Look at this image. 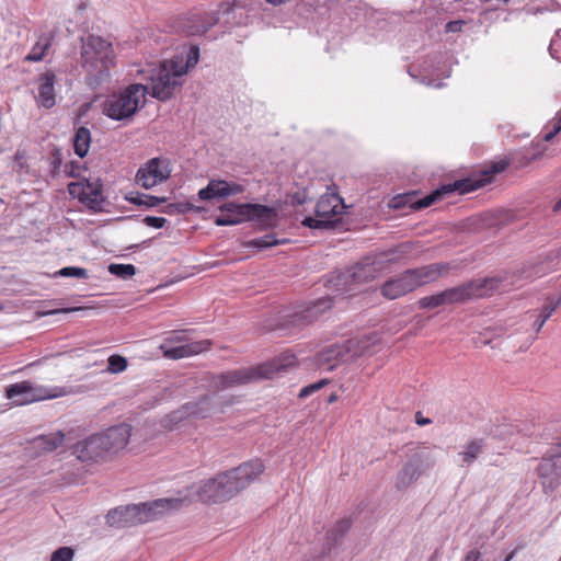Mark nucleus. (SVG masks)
<instances>
[{
  "mask_svg": "<svg viewBox=\"0 0 561 561\" xmlns=\"http://www.w3.org/2000/svg\"><path fill=\"white\" fill-rule=\"evenodd\" d=\"M202 22H204L203 21V12H201V11L193 12L190 15V18L187 19L186 25L184 26L185 27V32L187 33V28H188L190 25L199 24Z\"/></svg>",
  "mask_w": 561,
  "mask_h": 561,
  "instance_id": "47",
  "label": "nucleus"
},
{
  "mask_svg": "<svg viewBox=\"0 0 561 561\" xmlns=\"http://www.w3.org/2000/svg\"><path fill=\"white\" fill-rule=\"evenodd\" d=\"M463 21L457 20V21H450L446 24V32L457 33L462 30Z\"/></svg>",
  "mask_w": 561,
  "mask_h": 561,
  "instance_id": "49",
  "label": "nucleus"
},
{
  "mask_svg": "<svg viewBox=\"0 0 561 561\" xmlns=\"http://www.w3.org/2000/svg\"><path fill=\"white\" fill-rule=\"evenodd\" d=\"M513 558V553H511L510 556L506 557V559L504 561H510L511 559Z\"/></svg>",
  "mask_w": 561,
  "mask_h": 561,
  "instance_id": "60",
  "label": "nucleus"
},
{
  "mask_svg": "<svg viewBox=\"0 0 561 561\" xmlns=\"http://www.w3.org/2000/svg\"><path fill=\"white\" fill-rule=\"evenodd\" d=\"M65 442V434L61 431L41 435L33 439V446L42 451H53L62 445Z\"/></svg>",
  "mask_w": 561,
  "mask_h": 561,
  "instance_id": "29",
  "label": "nucleus"
},
{
  "mask_svg": "<svg viewBox=\"0 0 561 561\" xmlns=\"http://www.w3.org/2000/svg\"><path fill=\"white\" fill-rule=\"evenodd\" d=\"M426 85H432V81L425 82Z\"/></svg>",
  "mask_w": 561,
  "mask_h": 561,
  "instance_id": "61",
  "label": "nucleus"
},
{
  "mask_svg": "<svg viewBox=\"0 0 561 561\" xmlns=\"http://www.w3.org/2000/svg\"><path fill=\"white\" fill-rule=\"evenodd\" d=\"M279 243H280V241L278 239H276L274 234H265L261 238L250 240L248 242V247L257 248V249H267V248L277 245Z\"/></svg>",
  "mask_w": 561,
  "mask_h": 561,
  "instance_id": "39",
  "label": "nucleus"
},
{
  "mask_svg": "<svg viewBox=\"0 0 561 561\" xmlns=\"http://www.w3.org/2000/svg\"><path fill=\"white\" fill-rule=\"evenodd\" d=\"M558 122H559V123H560V125H561V116L559 117Z\"/></svg>",
  "mask_w": 561,
  "mask_h": 561,
  "instance_id": "62",
  "label": "nucleus"
},
{
  "mask_svg": "<svg viewBox=\"0 0 561 561\" xmlns=\"http://www.w3.org/2000/svg\"><path fill=\"white\" fill-rule=\"evenodd\" d=\"M171 174L170 161L165 158H152L136 174V182L149 190L163 183Z\"/></svg>",
  "mask_w": 561,
  "mask_h": 561,
  "instance_id": "15",
  "label": "nucleus"
},
{
  "mask_svg": "<svg viewBox=\"0 0 561 561\" xmlns=\"http://www.w3.org/2000/svg\"><path fill=\"white\" fill-rule=\"evenodd\" d=\"M107 371L118 374L127 368V359L121 355H111L107 359Z\"/></svg>",
  "mask_w": 561,
  "mask_h": 561,
  "instance_id": "40",
  "label": "nucleus"
},
{
  "mask_svg": "<svg viewBox=\"0 0 561 561\" xmlns=\"http://www.w3.org/2000/svg\"><path fill=\"white\" fill-rule=\"evenodd\" d=\"M421 477V473L413 467L409 460L403 468L398 472L394 481L396 489L399 491L405 490L413 482Z\"/></svg>",
  "mask_w": 561,
  "mask_h": 561,
  "instance_id": "30",
  "label": "nucleus"
},
{
  "mask_svg": "<svg viewBox=\"0 0 561 561\" xmlns=\"http://www.w3.org/2000/svg\"><path fill=\"white\" fill-rule=\"evenodd\" d=\"M536 471L546 492H552L561 484V444L550 456L541 458Z\"/></svg>",
  "mask_w": 561,
  "mask_h": 561,
  "instance_id": "14",
  "label": "nucleus"
},
{
  "mask_svg": "<svg viewBox=\"0 0 561 561\" xmlns=\"http://www.w3.org/2000/svg\"><path fill=\"white\" fill-rule=\"evenodd\" d=\"M443 293L446 305L460 304L471 299L467 283L445 289Z\"/></svg>",
  "mask_w": 561,
  "mask_h": 561,
  "instance_id": "33",
  "label": "nucleus"
},
{
  "mask_svg": "<svg viewBox=\"0 0 561 561\" xmlns=\"http://www.w3.org/2000/svg\"><path fill=\"white\" fill-rule=\"evenodd\" d=\"M328 383V379H322V380H319L314 383H310L306 387H304L300 392H299V398H307L309 397L311 393L318 391L319 389H321L324 385Z\"/></svg>",
  "mask_w": 561,
  "mask_h": 561,
  "instance_id": "44",
  "label": "nucleus"
},
{
  "mask_svg": "<svg viewBox=\"0 0 561 561\" xmlns=\"http://www.w3.org/2000/svg\"><path fill=\"white\" fill-rule=\"evenodd\" d=\"M56 275L61 277L88 278V271L83 267L67 266L59 270Z\"/></svg>",
  "mask_w": 561,
  "mask_h": 561,
  "instance_id": "42",
  "label": "nucleus"
},
{
  "mask_svg": "<svg viewBox=\"0 0 561 561\" xmlns=\"http://www.w3.org/2000/svg\"><path fill=\"white\" fill-rule=\"evenodd\" d=\"M146 104V87L134 83L118 93L107 96L103 105L106 116L123 121L134 116Z\"/></svg>",
  "mask_w": 561,
  "mask_h": 561,
  "instance_id": "7",
  "label": "nucleus"
},
{
  "mask_svg": "<svg viewBox=\"0 0 561 561\" xmlns=\"http://www.w3.org/2000/svg\"><path fill=\"white\" fill-rule=\"evenodd\" d=\"M51 39V35L43 34L42 36H39L35 45L32 47L30 54L25 56V60L41 61L44 58L47 49L50 47Z\"/></svg>",
  "mask_w": 561,
  "mask_h": 561,
  "instance_id": "31",
  "label": "nucleus"
},
{
  "mask_svg": "<svg viewBox=\"0 0 561 561\" xmlns=\"http://www.w3.org/2000/svg\"><path fill=\"white\" fill-rule=\"evenodd\" d=\"M412 274L415 288L437 280L447 275L450 271L449 263H433L417 268L409 270Z\"/></svg>",
  "mask_w": 561,
  "mask_h": 561,
  "instance_id": "20",
  "label": "nucleus"
},
{
  "mask_svg": "<svg viewBox=\"0 0 561 561\" xmlns=\"http://www.w3.org/2000/svg\"><path fill=\"white\" fill-rule=\"evenodd\" d=\"M182 499L163 497L153 501L124 506V527L152 522L167 513L179 510Z\"/></svg>",
  "mask_w": 561,
  "mask_h": 561,
  "instance_id": "8",
  "label": "nucleus"
},
{
  "mask_svg": "<svg viewBox=\"0 0 561 561\" xmlns=\"http://www.w3.org/2000/svg\"><path fill=\"white\" fill-rule=\"evenodd\" d=\"M114 60L112 45L100 36L89 35L82 39L81 61L87 71L85 81L95 89L110 78Z\"/></svg>",
  "mask_w": 561,
  "mask_h": 561,
  "instance_id": "5",
  "label": "nucleus"
},
{
  "mask_svg": "<svg viewBox=\"0 0 561 561\" xmlns=\"http://www.w3.org/2000/svg\"><path fill=\"white\" fill-rule=\"evenodd\" d=\"M221 214L215 219L217 226H233L244 221H256L264 227L274 226L277 213L274 208L261 204L226 203L220 206Z\"/></svg>",
  "mask_w": 561,
  "mask_h": 561,
  "instance_id": "6",
  "label": "nucleus"
},
{
  "mask_svg": "<svg viewBox=\"0 0 561 561\" xmlns=\"http://www.w3.org/2000/svg\"><path fill=\"white\" fill-rule=\"evenodd\" d=\"M188 341L184 331H173L164 340L165 344L185 343Z\"/></svg>",
  "mask_w": 561,
  "mask_h": 561,
  "instance_id": "45",
  "label": "nucleus"
},
{
  "mask_svg": "<svg viewBox=\"0 0 561 561\" xmlns=\"http://www.w3.org/2000/svg\"><path fill=\"white\" fill-rule=\"evenodd\" d=\"M73 550L69 547L58 548L53 552L50 561H72Z\"/></svg>",
  "mask_w": 561,
  "mask_h": 561,
  "instance_id": "43",
  "label": "nucleus"
},
{
  "mask_svg": "<svg viewBox=\"0 0 561 561\" xmlns=\"http://www.w3.org/2000/svg\"><path fill=\"white\" fill-rule=\"evenodd\" d=\"M307 561H317L316 559L307 560Z\"/></svg>",
  "mask_w": 561,
  "mask_h": 561,
  "instance_id": "63",
  "label": "nucleus"
},
{
  "mask_svg": "<svg viewBox=\"0 0 561 561\" xmlns=\"http://www.w3.org/2000/svg\"><path fill=\"white\" fill-rule=\"evenodd\" d=\"M130 435L131 427L128 424L112 426L79 440L71 447V453L84 463L107 461L126 447Z\"/></svg>",
  "mask_w": 561,
  "mask_h": 561,
  "instance_id": "3",
  "label": "nucleus"
},
{
  "mask_svg": "<svg viewBox=\"0 0 561 561\" xmlns=\"http://www.w3.org/2000/svg\"><path fill=\"white\" fill-rule=\"evenodd\" d=\"M561 263V254L559 251L551 252L547 259L540 263L529 265L525 267L518 278L525 279V280H533L537 277H541L546 275L547 273L557 270L560 266Z\"/></svg>",
  "mask_w": 561,
  "mask_h": 561,
  "instance_id": "22",
  "label": "nucleus"
},
{
  "mask_svg": "<svg viewBox=\"0 0 561 561\" xmlns=\"http://www.w3.org/2000/svg\"><path fill=\"white\" fill-rule=\"evenodd\" d=\"M199 58V49L192 46L185 57L178 55L174 59L164 60L159 65H150L148 69L139 72L147 80L146 94H150L160 100L167 101L171 99L174 92L182 85L181 78L195 65Z\"/></svg>",
  "mask_w": 561,
  "mask_h": 561,
  "instance_id": "1",
  "label": "nucleus"
},
{
  "mask_svg": "<svg viewBox=\"0 0 561 561\" xmlns=\"http://www.w3.org/2000/svg\"><path fill=\"white\" fill-rule=\"evenodd\" d=\"M331 305L329 299L318 301L313 306L291 314L287 323L288 325L297 328L307 325L314 321L321 312H323L325 309H329Z\"/></svg>",
  "mask_w": 561,
  "mask_h": 561,
  "instance_id": "24",
  "label": "nucleus"
},
{
  "mask_svg": "<svg viewBox=\"0 0 561 561\" xmlns=\"http://www.w3.org/2000/svg\"><path fill=\"white\" fill-rule=\"evenodd\" d=\"M210 344L211 342L209 340H202L174 347H168V344L163 343L159 346V348L163 352V356L165 358L181 359L207 351Z\"/></svg>",
  "mask_w": 561,
  "mask_h": 561,
  "instance_id": "21",
  "label": "nucleus"
},
{
  "mask_svg": "<svg viewBox=\"0 0 561 561\" xmlns=\"http://www.w3.org/2000/svg\"><path fill=\"white\" fill-rule=\"evenodd\" d=\"M411 275L410 271L407 270L399 276L388 279L380 287L381 295L389 300H393L413 291L415 283Z\"/></svg>",
  "mask_w": 561,
  "mask_h": 561,
  "instance_id": "18",
  "label": "nucleus"
},
{
  "mask_svg": "<svg viewBox=\"0 0 561 561\" xmlns=\"http://www.w3.org/2000/svg\"><path fill=\"white\" fill-rule=\"evenodd\" d=\"M243 192V187L237 183L224 180H210L206 187L199 190L198 197L203 201L225 198Z\"/></svg>",
  "mask_w": 561,
  "mask_h": 561,
  "instance_id": "19",
  "label": "nucleus"
},
{
  "mask_svg": "<svg viewBox=\"0 0 561 561\" xmlns=\"http://www.w3.org/2000/svg\"><path fill=\"white\" fill-rule=\"evenodd\" d=\"M268 376L267 368L249 367L222 373L213 378L211 386L217 391L239 387Z\"/></svg>",
  "mask_w": 561,
  "mask_h": 561,
  "instance_id": "13",
  "label": "nucleus"
},
{
  "mask_svg": "<svg viewBox=\"0 0 561 561\" xmlns=\"http://www.w3.org/2000/svg\"><path fill=\"white\" fill-rule=\"evenodd\" d=\"M552 129L557 134L561 130V125H560V123L558 121L553 124V128Z\"/></svg>",
  "mask_w": 561,
  "mask_h": 561,
  "instance_id": "55",
  "label": "nucleus"
},
{
  "mask_svg": "<svg viewBox=\"0 0 561 561\" xmlns=\"http://www.w3.org/2000/svg\"><path fill=\"white\" fill-rule=\"evenodd\" d=\"M107 523L114 527H124L125 512L124 506L111 510L106 515Z\"/></svg>",
  "mask_w": 561,
  "mask_h": 561,
  "instance_id": "41",
  "label": "nucleus"
},
{
  "mask_svg": "<svg viewBox=\"0 0 561 561\" xmlns=\"http://www.w3.org/2000/svg\"><path fill=\"white\" fill-rule=\"evenodd\" d=\"M546 321H547V320H545L543 318H541V317L539 316L538 320H536V322H535V328H536V331H537V332L541 330V328L543 327V324H545V322H546Z\"/></svg>",
  "mask_w": 561,
  "mask_h": 561,
  "instance_id": "53",
  "label": "nucleus"
},
{
  "mask_svg": "<svg viewBox=\"0 0 561 561\" xmlns=\"http://www.w3.org/2000/svg\"><path fill=\"white\" fill-rule=\"evenodd\" d=\"M69 193L78 195L79 199L91 209H100L103 202L102 193L99 188L93 187L90 183L85 185L79 183L69 184Z\"/></svg>",
  "mask_w": 561,
  "mask_h": 561,
  "instance_id": "23",
  "label": "nucleus"
},
{
  "mask_svg": "<svg viewBox=\"0 0 561 561\" xmlns=\"http://www.w3.org/2000/svg\"><path fill=\"white\" fill-rule=\"evenodd\" d=\"M465 561H483L481 553L476 550H471L467 553Z\"/></svg>",
  "mask_w": 561,
  "mask_h": 561,
  "instance_id": "50",
  "label": "nucleus"
},
{
  "mask_svg": "<svg viewBox=\"0 0 561 561\" xmlns=\"http://www.w3.org/2000/svg\"><path fill=\"white\" fill-rule=\"evenodd\" d=\"M345 208L344 201L336 193L323 194L316 205V216L306 217L302 220V225L310 229H327L333 226V221L330 219L333 216L340 215Z\"/></svg>",
  "mask_w": 561,
  "mask_h": 561,
  "instance_id": "11",
  "label": "nucleus"
},
{
  "mask_svg": "<svg viewBox=\"0 0 561 561\" xmlns=\"http://www.w3.org/2000/svg\"><path fill=\"white\" fill-rule=\"evenodd\" d=\"M561 208V198L558 201V203L556 204V209H560Z\"/></svg>",
  "mask_w": 561,
  "mask_h": 561,
  "instance_id": "58",
  "label": "nucleus"
},
{
  "mask_svg": "<svg viewBox=\"0 0 561 561\" xmlns=\"http://www.w3.org/2000/svg\"><path fill=\"white\" fill-rule=\"evenodd\" d=\"M413 467L423 476L427 470L436 463V457L433 448L427 446H419L412 450L409 459Z\"/></svg>",
  "mask_w": 561,
  "mask_h": 561,
  "instance_id": "25",
  "label": "nucleus"
},
{
  "mask_svg": "<svg viewBox=\"0 0 561 561\" xmlns=\"http://www.w3.org/2000/svg\"><path fill=\"white\" fill-rule=\"evenodd\" d=\"M218 400L216 396H205L198 402H188L179 411L169 415V420L173 423L180 422L184 416L195 415L199 417H208L213 414L221 412L215 403Z\"/></svg>",
  "mask_w": 561,
  "mask_h": 561,
  "instance_id": "16",
  "label": "nucleus"
},
{
  "mask_svg": "<svg viewBox=\"0 0 561 561\" xmlns=\"http://www.w3.org/2000/svg\"><path fill=\"white\" fill-rule=\"evenodd\" d=\"M505 167H506V164L504 162L493 165V170L491 172H484L485 178L483 180L463 179L460 181H456L453 184L443 185L442 187L435 190L427 196L420 198L416 202H413L411 204V208H413V209L426 208V207L431 206L432 204H434L436 201L440 199L444 195H446L448 193H453L455 191H458L461 194L474 191V190L483 186L485 183H488L491 179V174L502 172L505 169Z\"/></svg>",
  "mask_w": 561,
  "mask_h": 561,
  "instance_id": "10",
  "label": "nucleus"
},
{
  "mask_svg": "<svg viewBox=\"0 0 561 561\" xmlns=\"http://www.w3.org/2000/svg\"><path fill=\"white\" fill-rule=\"evenodd\" d=\"M337 400V396L335 393H332L329 398H328V402L329 403H333Z\"/></svg>",
  "mask_w": 561,
  "mask_h": 561,
  "instance_id": "56",
  "label": "nucleus"
},
{
  "mask_svg": "<svg viewBox=\"0 0 561 561\" xmlns=\"http://www.w3.org/2000/svg\"><path fill=\"white\" fill-rule=\"evenodd\" d=\"M78 310H81V308H65V309H60V310H51V311H47L45 314H55V313H59V312L70 313V312H75Z\"/></svg>",
  "mask_w": 561,
  "mask_h": 561,
  "instance_id": "52",
  "label": "nucleus"
},
{
  "mask_svg": "<svg viewBox=\"0 0 561 561\" xmlns=\"http://www.w3.org/2000/svg\"><path fill=\"white\" fill-rule=\"evenodd\" d=\"M486 449V444L482 438H474L466 443L458 457L461 459V466H471Z\"/></svg>",
  "mask_w": 561,
  "mask_h": 561,
  "instance_id": "28",
  "label": "nucleus"
},
{
  "mask_svg": "<svg viewBox=\"0 0 561 561\" xmlns=\"http://www.w3.org/2000/svg\"><path fill=\"white\" fill-rule=\"evenodd\" d=\"M350 351V346L345 344L329 345L316 355V364L319 368L331 371L339 364L348 360Z\"/></svg>",
  "mask_w": 561,
  "mask_h": 561,
  "instance_id": "17",
  "label": "nucleus"
},
{
  "mask_svg": "<svg viewBox=\"0 0 561 561\" xmlns=\"http://www.w3.org/2000/svg\"><path fill=\"white\" fill-rule=\"evenodd\" d=\"M297 363L295 354L285 352L273 360L257 366L259 368H267L268 376H262V379H271L278 373L286 371L294 367Z\"/></svg>",
  "mask_w": 561,
  "mask_h": 561,
  "instance_id": "27",
  "label": "nucleus"
},
{
  "mask_svg": "<svg viewBox=\"0 0 561 561\" xmlns=\"http://www.w3.org/2000/svg\"><path fill=\"white\" fill-rule=\"evenodd\" d=\"M56 76L54 72H45L39 78V88H38V96L37 102L41 106L45 108H50L55 105V91H54V82Z\"/></svg>",
  "mask_w": 561,
  "mask_h": 561,
  "instance_id": "26",
  "label": "nucleus"
},
{
  "mask_svg": "<svg viewBox=\"0 0 561 561\" xmlns=\"http://www.w3.org/2000/svg\"><path fill=\"white\" fill-rule=\"evenodd\" d=\"M398 253V250H390L388 252L369 255L345 268L332 280L335 290L348 293L354 290L355 286L375 279L387 270L389 265L397 261Z\"/></svg>",
  "mask_w": 561,
  "mask_h": 561,
  "instance_id": "4",
  "label": "nucleus"
},
{
  "mask_svg": "<svg viewBox=\"0 0 561 561\" xmlns=\"http://www.w3.org/2000/svg\"><path fill=\"white\" fill-rule=\"evenodd\" d=\"M556 135L557 133H554V130L552 129L543 136V140L551 141Z\"/></svg>",
  "mask_w": 561,
  "mask_h": 561,
  "instance_id": "54",
  "label": "nucleus"
},
{
  "mask_svg": "<svg viewBox=\"0 0 561 561\" xmlns=\"http://www.w3.org/2000/svg\"><path fill=\"white\" fill-rule=\"evenodd\" d=\"M167 222V219L163 217H154V216H147L144 218V224L148 227H152L156 229L162 228Z\"/></svg>",
  "mask_w": 561,
  "mask_h": 561,
  "instance_id": "46",
  "label": "nucleus"
},
{
  "mask_svg": "<svg viewBox=\"0 0 561 561\" xmlns=\"http://www.w3.org/2000/svg\"><path fill=\"white\" fill-rule=\"evenodd\" d=\"M408 199H410V197L408 195L396 196V197H393L391 199L390 207H392V208H401V207H403L408 203Z\"/></svg>",
  "mask_w": 561,
  "mask_h": 561,
  "instance_id": "48",
  "label": "nucleus"
},
{
  "mask_svg": "<svg viewBox=\"0 0 561 561\" xmlns=\"http://www.w3.org/2000/svg\"><path fill=\"white\" fill-rule=\"evenodd\" d=\"M445 305H446V301H445V296H444L443 291L432 295V296L423 297L419 300V306H420V308H423V309H433V308H437V307L445 306Z\"/></svg>",
  "mask_w": 561,
  "mask_h": 561,
  "instance_id": "38",
  "label": "nucleus"
},
{
  "mask_svg": "<svg viewBox=\"0 0 561 561\" xmlns=\"http://www.w3.org/2000/svg\"><path fill=\"white\" fill-rule=\"evenodd\" d=\"M264 470L261 460L254 459L240 465L216 478L204 481L197 491L203 502H224L233 497L250 483L255 481Z\"/></svg>",
  "mask_w": 561,
  "mask_h": 561,
  "instance_id": "2",
  "label": "nucleus"
},
{
  "mask_svg": "<svg viewBox=\"0 0 561 561\" xmlns=\"http://www.w3.org/2000/svg\"><path fill=\"white\" fill-rule=\"evenodd\" d=\"M69 391L62 387H46L31 380H24L5 388V396L15 405H25L36 401L59 398Z\"/></svg>",
  "mask_w": 561,
  "mask_h": 561,
  "instance_id": "9",
  "label": "nucleus"
},
{
  "mask_svg": "<svg viewBox=\"0 0 561 561\" xmlns=\"http://www.w3.org/2000/svg\"><path fill=\"white\" fill-rule=\"evenodd\" d=\"M351 526L350 519H341L339 520L329 531H328V545L329 550L331 547L336 543L348 530Z\"/></svg>",
  "mask_w": 561,
  "mask_h": 561,
  "instance_id": "36",
  "label": "nucleus"
},
{
  "mask_svg": "<svg viewBox=\"0 0 561 561\" xmlns=\"http://www.w3.org/2000/svg\"><path fill=\"white\" fill-rule=\"evenodd\" d=\"M415 422L417 425L424 426V425L431 424L432 421L427 417L422 416V414L420 412H417L415 414Z\"/></svg>",
  "mask_w": 561,
  "mask_h": 561,
  "instance_id": "51",
  "label": "nucleus"
},
{
  "mask_svg": "<svg viewBox=\"0 0 561 561\" xmlns=\"http://www.w3.org/2000/svg\"><path fill=\"white\" fill-rule=\"evenodd\" d=\"M108 272L123 279H128L136 274V267L133 264H110Z\"/></svg>",
  "mask_w": 561,
  "mask_h": 561,
  "instance_id": "37",
  "label": "nucleus"
},
{
  "mask_svg": "<svg viewBox=\"0 0 561 561\" xmlns=\"http://www.w3.org/2000/svg\"><path fill=\"white\" fill-rule=\"evenodd\" d=\"M91 142V133L85 127H79L76 131L75 139H73V147L75 152L80 158H83L87 156Z\"/></svg>",
  "mask_w": 561,
  "mask_h": 561,
  "instance_id": "32",
  "label": "nucleus"
},
{
  "mask_svg": "<svg viewBox=\"0 0 561 561\" xmlns=\"http://www.w3.org/2000/svg\"><path fill=\"white\" fill-rule=\"evenodd\" d=\"M515 277V273L504 272L499 275L467 282L470 298H484L495 293L507 291L516 285Z\"/></svg>",
  "mask_w": 561,
  "mask_h": 561,
  "instance_id": "12",
  "label": "nucleus"
},
{
  "mask_svg": "<svg viewBox=\"0 0 561 561\" xmlns=\"http://www.w3.org/2000/svg\"><path fill=\"white\" fill-rule=\"evenodd\" d=\"M126 199L134 205L145 206L147 208H152L167 202V197H158L142 193L130 194Z\"/></svg>",
  "mask_w": 561,
  "mask_h": 561,
  "instance_id": "35",
  "label": "nucleus"
},
{
  "mask_svg": "<svg viewBox=\"0 0 561 561\" xmlns=\"http://www.w3.org/2000/svg\"><path fill=\"white\" fill-rule=\"evenodd\" d=\"M218 13L216 11L203 12V21L199 24L190 25L188 35H199L206 33L213 25L218 22Z\"/></svg>",
  "mask_w": 561,
  "mask_h": 561,
  "instance_id": "34",
  "label": "nucleus"
},
{
  "mask_svg": "<svg viewBox=\"0 0 561 561\" xmlns=\"http://www.w3.org/2000/svg\"><path fill=\"white\" fill-rule=\"evenodd\" d=\"M164 211H165V213H168V214H171V211H172V205H169V206H168V208H167Z\"/></svg>",
  "mask_w": 561,
  "mask_h": 561,
  "instance_id": "59",
  "label": "nucleus"
},
{
  "mask_svg": "<svg viewBox=\"0 0 561 561\" xmlns=\"http://www.w3.org/2000/svg\"><path fill=\"white\" fill-rule=\"evenodd\" d=\"M57 164H60V160L59 159H54V167L57 168Z\"/></svg>",
  "mask_w": 561,
  "mask_h": 561,
  "instance_id": "57",
  "label": "nucleus"
}]
</instances>
